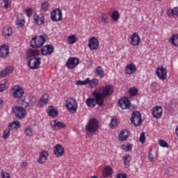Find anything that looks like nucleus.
<instances>
[{"label": "nucleus", "instance_id": "obj_1", "mask_svg": "<svg viewBox=\"0 0 178 178\" xmlns=\"http://www.w3.org/2000/svg\"><path fill=\"white\" fill-rule=\"evenodd\" d=\"M94 94L95 97H99V101L100 104H104V100L106 97L112 95L113 94V87L111 85H106L105 86H102L98 89L94 90Z\"/></svg>", "mask_w": 178, "mask_h": 178}, {"label": "nucleus", "instance_id": "obj_2", "mask_svg": "<svg viewBox=\"0 0 178 178\" xmlns=\"http://www.w3.org/2000/svg\"><path fill=\"white\" fill-rule=\"evenodd\" d=\"M47 38L48 36H47V35L34 36L30 42L31 47H32V48H41V47L45 44Z\"/></svg>", "mask_w": 178, "mask_h": 178}, {"label": "nucleus", "instance_id": "obj_3", "mask_svg": "<svg viewBox=\"0 0 178 178\" xmlns=\"http://www.w3.org/2000/svg\"><path fill=\"white\" fill-rule=\"evenodd\" d=\"M99 129V122L95 118H90L86 125V131L96 133Z\"/></svg>", "mask_w": 178, "mask_h": 178}, {"label": "nucleus", "instance_id": "obj_4", "mask_svg": "<svg viewBox=\"0 0 178 178\" xmlns=\"http://www.w3.org/2000/svg\"><path fill=\"white\" fill-rule=\"evenodd\" d=\"M77 101L73 98H68L65 101V108L70 113H76L78 108Z\"/></svg>", "mask_w": 178, "mask_h": 178}, {"label": "nucleus", "instance_id": "obj_5", "mask_svg": "<svg viewBox=\"0 0 178 178\" xmlns=\"http://www.w3.org/2000/svg\"><path fill=\"white\" fill-rule=\"evenodd\" d=\"M92 95L95 99L88 98L86 101V105L90 108H94L97 104L99 106H102L104 105L103 102H102V103L99 102V97L98 96H95L94 91L92 92Z\"/></svg>", "mask_w": 178, "mask_h": 178}, {"label": "nucleus", "instance_id": "obj_6", "mask_svg": "<svg viewBox=\"0 0 178 178\" xmlns=\"http://www.w3.org/2000/svg\"><path fill=\"white\" fill-rule=\"evenodd\" d=\"M41 65V58L40 57H33L29 60L28 66L32 70H37Z\"/></svg>", "mask_w": 178, "mask_h": 178}, {"label": "nucleus", "instance_id": "obj_7", "mask_svg": "<svg viewBox=\"0 0 178 178\" xmlns=\"http://www.w3.org/2000/svg\"><path fill=\"white\" fill-rule=\"evenodd\" d=\"M11 94L14 98H22L24 95V90L19 86H15L11 88Z\"/></svg>", "mask_w": 178, "mask_h": 178}, {"label": "nucleus", "instance_id": "obj_8", "mask_svg": "<svg viewBox=\"0 0 178 178\" xmlns=\"http://www.w3.org/2000/svg\"><path fill=\"white\" fill-rule=\"evenodd\" d=\"M13 111L16 118H19V119H24L27 115V112L22 106H15Z\"/></svg>", "mask_w": 178, "mask_h": 178}, {"label": "nucleus", "instance_id": "obj_9", "mask_svg": "<svg viewBox=\"0 0 178 178\" xmlns=\"http://www.w3.org/2000/svg\"><path fill=\"white\" fill-rule=\"evenodd\" d=\"M156 75L158 79L165 81L168 77V71L162 66L158 67L156 70Z\"/></svg>", "mask_w": 178, "mask_h": 178}, {"label": "nucleus", "instance_id": "obj_10", "mask_svg": "<svg viewBox=\"0 0 178 178\" xmlns=\"http://www.w3.org/2000/svg\"><path fill=\"white\" fill-rule=\"evenodd\" d=\"M88 47L90 51H97L99 48V41L95 37H92L88 40Z\"/></svg>", "mask_w": 178, "mask_h": 178}, {"label": "nucleus", "instance_id": "obj_11", "mask_svg": "<svg viewBox=\"0 0 178 178\" xmlns=\"http://www.w3.org/2000/svg\"><path fill=\"white\" fill-rule=\"evenodd\" d=\"M131 122L134 126H140L143 122V120H141V113L138 111H134L132 113Z\"/></svg>", "mask_w": 178, "mask_h": 178}, {"label": "nucleus", "instance_id": "obj_12", "mask_svg": "<svg viewBox=\"0 0 178 178\" xmlns=\"http://www.w3.org/2000/svg\"><path fill=\"white\" fill-rule=\"evenodd\" d=\"M129 42V44L132 45V47H138V45H140V43L141 42V39L140 38L138 33H134L130 35Z\"/></svg>", "mask_w": 178, "mask_h": 178}, {"label": "nucleus", "instance_id": "obj_13", "mask_svg": "<svg viewBox=\"0 0 178 178\" xmlns=\"http://www.w3.org/2000/svg\"><path fill=\"white\" fill-rule=\"evenodd\" d=\"M48 156H49V153L46 150H43L39 153L37 162L40 163V165H43V163H45V162L48 161Z\"/></svg>", "mask_w": 178, "mask_h": 178}, {"label": "nucleus", "instance_id": "obj_14", "mask_svg": "<svg viewBox=\"0 0 178 178\" xmlns=\"http://www.w3.org/2000/svg\"><path fill=\"white\" fill-rule=\"evenodd\" d=\"M62 10L59 8L55 9L51 13V17L53 22H60L62 20Z\"/></svg>", "mask_w": 178, "mask_h": 178}, {"label": "nucleus", "instance_id": "obj_15", "mask_svg": "<svg viewBox=\"0 0 178 178\" xmlns=\"http://www.w3.org/2000/svg\"><path fill=\"white\" fill-rule=\"evenodd\" d=\"M79 63H80L79 58L71 57L67 60L66 65L68 69H74V67L79 65Z\"/></svg>", "mask_w": 178, "mask_h": 178}, {"label": "nucleus", "instance_id": "obj_16", "mask_svg": "<svg viewBox=\"0 0 178 178\" xmlns=\"http://www.w3.org/2000/svg\"><path fill=\"white\" fill-rule=\"evenodd\" d=\"M137 72V65H136L134 63H130L127 64L124 72L126 74H134Z\"/></svg>", "mask_w": 178, "mask_h": 178}, {"label": "nucleus", "instance_id": "obj_17", "mask_svg": "<svg viewBox=\"0 0 178 178\" xmlns=\"http://www.w3.org/2000/svg\"><path fill=\"white\" fill-rule=\"evenodd\" d=\"M119 106L122 109H129L130 108L131 104L130 103V100L127 99V97H122L118 101Z\"/></svg>", "mask_w": 178, "mask_h": 178}, {"label": "nucleus", "instance_id": "obj_18", "mask_svg": "<svg viewBox=\"0 0 178 178\" xmlns=\"http://www.w3.org/2000/svg\"><path fill=\"white\" fill-rule=\"evenodd\" d=\"M163 112L162 106H156L152 109V116L155 119H159L162 116Z\"/></svg>", "mask_w": 178, "mask_h": 178}, {"label": "nucleus", "instance_id": "obj_19", "mask_svg": "<svg viewBox=\"0 0 178 178\" xmlns=\"http://www.w3.org/2000/svg\"><path fill=\"white\" fill-rule=\"evenodd\" d=\"M44 14H40V15L35 14L33 15L34 24H38V26H41L44 24Z\"/></svg>", "mask_w": 178, "mask_h": 178}, {"label": "nucleus", "instance_id": "obj_20", "mask_svg": "<svg viewBox=\"0 0 178 178\" xmlns=\"http://www.w3.org/2000/svg\"><path fill=\"white\" fill-rule=\"evenodd\" d=\"M51 126V129L53 130H56L57 129H65L66 127V124H63V122H59L58 120H52L50 122Z\"/></svg>", "mask_w": 178, "mask_h": 178}, {"label": "nucleus", "instance_id": "obj_21", "mask_svg": "<svg viewBox=\"0 0 178 178\" xmlns=\"http://www.w3.org/2000/svg\"><path fill=\"white\" fill-rule=\"evenodd\" d=\"M9 55V46L3 44L0 47V58H6Z\"/></svg>", "mask_w": 178, "mask_h": 178}, {"label": "nucleus", "instance_id": "obj_22", "mask_svg": "<svg viewBox=\"0 0 178 178\" xmlns=\"http://www.w3.org/2000/svg\"><path fill=\"white\" fill-rule=\"evenodd\" d=\"M54 154L56 156H63L65 149H63V147L61 145L57 144L54 148Z\"/></svg>", "mask_w": 178, "mask_h": 178}, {"label": "nucleus", "instance_id": "obj_23", "mask_svg": "<svg viewBox=\"0 0 178 178\" xmlns=\"http://www.w3.org/2000/svg\"><path fill=\"white\" fill-rule=\"evenodd\" d=\"M54 52V47L52 45H45L41 49L42 55H51Z\"/></svg>", "mask_w": 178, "mask_h": 178}, {"label": "nucleus", "instance_id": "obj_24", "mask_svg": "<svg viewBox=\"0 0 178 178\" xmlns=\"http://www.w3.org/2000/svg\"><path fill=\"white\" fill-rule=\"evenodd\" d=\"M130 137V132L127 130H122L118 134L120 141H126Z\"/></svg>", "mask_w": 178, "mask_h": 178}, {"label": "nucleus", "instance_id": "obj_25", "mask_svg": "<svg viewBox=\"0 0 178 178\" xmlns=\"http://www.w3.org/2000/svg\"><path fill=\"white\" fill-rule=\"evenodd\" d=\"M47 113L51 118H56V116H58V110L52 106H49Z\"/></svg>", "mask_w": 178, "mask_h": 178}, {"label": "nucleus", "instance_id": "obj_26", "mask_svg": "<svg viewBox=\"0 0 178 178\" xmlns=\"http://www.w3.org/2000/svg\"><path fill=\"white\" fill-rule=\"evenodd\" d=\"M113 173V169L110 166H106L102 171L103 177H111V175Z\"/></svg>", "mask_w": 178, "mask_h": 178}, {"label": "nucleus", "instance_id": "obj_27", "mask_svg": "<svg viewBox=\"0 0 178 178\" xmlns=\"http://www.w3.org/2000/svg\"><path fill=\"white\" fill-rule=\"evenodd\" d=\"M48 99H49V96L47 94L43 95L39 101V106L47 105L48 104Z\"/></svg>", "mask_w": 178, "mask_h": 178}, {"label": "nucleus", "instance_id": "obj_28", "mask_svg": "<svg viewBox=\"0 0 178 178\" xmlns=\"http://www.w3.org/2000/svg\"><path fill=\"white\" fill-rule=\"evenodd\" d=\"M13 33V31L10 27L6 26L3 29V37H5V38H9V37H10V35H12Z\"/></svg>", "mask_w": 178, "mask_h": 178}, {"label": "nucleus", "instance_id": "obj_29", "mask_svg": "<svg viewBox=\"0 0 178 178\" xmlns=\"http://www.w3.org/2000/svg\"><path fill=\"white\" fill-rule=\"evenodd\" d=\"M168 42L174 47H178V35H172L169 38Z\"/></svg>", "mask_w": 178, "mask_h": 178}, {"label": "nucleus", "instance_id": "obj_30", "mask_svg": "<svg viewBox=\"0 0 178 178\" xmlns=\"http://www.w3.org/2000/svg\"><path fill=\"white\" fill-rule=\"evenodd\" d=\"M19 127H20V122L19 121H14L13 122H10L8 126V128L10 130H15L16 129H19Z\"/></svg>", "mask_w": 178, "mask_h": 178}, {"label": "nucleus", "instance_id": "obj_31", "mask_svg": "<svg viewBox=\"0 0 178 178\" xmlns=\"http://www.w3.org/2000/svg\"><path fill=\"white\" fill-rule=\"evenodd\" d=\"M67 42L70 45H73V44H76V42H77V36H76V35H71L68 36Z\"/></svg>", "mask_w": 178, "mask_h": 178}, {"label": "nucleus", "instance_id": "obj_32", "mask_svg": "<svg viewBox=\"0 0 178 178\" xmlns=\"http://www.w3.org/2000/svg\"><path fill=\"white\" fill-rule=\"evenodd\" d=\"M121 148L125 152H131V149H133V145L131 143H127L126 145H122Z\"/></svg>", "mask_w": 178, "mask_h": 178}, {"label": "nucleus", "instance_id": "obj_33", "mask_svg": "<svg viewBox=\"0 0 178 178\" xmlns=\"http://www.w3.org/2000/svg\"><path fill=\"white\" fill-rule=\"evenodd\" d=\"M95 74L97 76H99L100 79H102V77H104V76H105V72H104V70H102V67H101V66L96 67Z\"/></svg>", "mask_w": 178, "mask_h": 178}, {"label": "nucleus", "instance_id": "obj_34", "mask_svg": "<svg viewBox=\"0 0 178 178\" xmlns=\"http://www.w3.org/2000/svg\"><path fill=\"white\" fill-rule=\"evenodd\" d=\"M111 17L113 22H118L120 17V14L118 10H115L112 13Z\"/></svg>", "mask_w": 178, "mask_h": 178}, {"label": "nucleus", "instance_id": "obj_35", "mask_svg": "<svg viewBox=\"0 0 178 178\" xmlns=\"http://www.w3.org/2000/svg\"><path fill=\"white\" fill-rule=\"evenodd\" d=\"M88 84H89V86L92 88L94 87H96V86H98V84H99V81L97 79H92L90 80L89 78V81Z\"/></svg>", "mask_w": 178, "mask_h": 178}, {"label": "nucleus", "instance_id": "obj_36", "mask_svg": "<svg viewBox=\"0 0 178 178\" xmlns=\"http://www.w3.org/2000/svg\"><path fill=\"white\" fill-rule=\"evenodd\" d=\"M168 15L169 16H178V7H175L172 9L168 10Z\"/></svg>", "mask_w": 178, "mask_h": 178}, {"label": "nucleus", "instance_id": "obj_37", "mask_svg": "<svg viewBox=\"0 0 178 178\" xmlns=\"http://www.w3.org/2000/svg\"><path fill=\"white\" fill-rule=\"evenodd\" d=\"M129 92L131 97H136L138 94V89L136 87H132L129 89Z\"/></svg>", "mask_w": 178, "mask_h": 178}, {"label": "nucleus", "instance_id": "obj_38", "mask_svg": "<svg viewBox=\"0 0 178 178\" xmlns=\"http://www.w3.org/2000/svg\"><path fill=\"white\" fill-rule=\"evenodd\" d=\"M2 4L5 9H10V5H12V0H3Z\"/></svg>", "mask_w": 178, "mask_h": 178}, {"label": "nucleus", "instance_id": "obj_39", "mask_svg": "<svg viewBox=\"0 0 178 178\" xmlns=\"http://www.w3.org/2000/svg\"><path fill=\"white\" fill-rule=\"evenodd\" d=\"M35 55H37V51L36 50L29 49L26 51V56L28 58H31V56H35Z\"/></svg>", "mask_w": 178, "mask_h": 178}, {"label": "nucleus", "instance_id": "obj_40", "mask_svg": "<svg viewBox=\"0 0 178 178\" xmlns=\"http://www.w3.org/2000/svg\"><path fill=\"white\" fill-rule=\"evenodd\" d=\"M10 134V129L7 128L3 132V138L4 140H6L7 138H9V135Z\"/></svg>", "mask_w": 178, "mask_h": 178}, {"label": "nucleus", "instance_id": "obj_41", "mask_svg": "<svg viewBox=\"0 0 178 178\" xmlns=\"http://www.w3.org/2000/svg\"><path fill=\"white\" fill-rule=\"evenodd\" d=\"M99 20L102 23H106V20H108V15H106V14H102L99 16Z\"/></svg>", "mask_w": 178, "mask_h": 178}, {"label": "nucleus", "instance_id": "obj_42", "mask_svg": "<svg viewBox=\"0 0 178 178\" xmlns=\"http://www.w3.org/2000/svg\"><path fill=\"white\" fill-rule=\"evenodd\" d=\"M24 23H26L24 19H17L16 21V25L17 27H23V26H24Z\"/></svg>", "mask_w": 178, "mask_h": 178}, {"label": "nucleus", "instance_id": "obj_43", "mask_svg": "<svg viewBox=\"0 0 178 178\" xmlns=\"http://www.w3.org/2000/svg\"><path fill=\"white\" fill-rule=\"evenodd\" d=\"M159 144L160 147H163V148H169V145H168V142L165 141V140H160Z\"/></svg>", "mask_w": 178, "mask_h": 178}, {"label": "nucleus", "instance_id": "obj_44", "mask_svg": "<svg viewBox=\"0 0 178 178\" xmlns=\"http://www.w3.org/2000/svg\"><path fill=\"white\" fill-rule=\"evenodd\" d=\"M124 165H129L131 161V156L130 155H125L123 158Z\"/></svg>", "mask_w": 178, "mask_h": 178}, {"label": "nucleus", "instance_id": "obj_45", "mask_svg": "<svg viewBox=\"0 0 178 178\" xmlns=\"http://www.w3.org/2000/svg\"><path fill=\"white\" fill-rule=\"evenodd\" d=\"M41 9H42V10H48L49 9V3H48V1L42 3Z\"/></svg>", "mask_w": 178, "mask_h": 178}, {"label": "nucleus", "instance_id": "obj_46", "mask_svg": "<svg viewBox=\"0 0 178 178\" xmlns=\"http://www.w3.org/2000/svg\"><path fill=\"white\" fill-rule=\"evenodd\" d=\"M25 134L27 137H31L33 136V129L30 127H26L25 129Z\"/></svg>", "mask_w": 178, "mask_h": 178}, {"label": "nucleus", "instance_id": "obj_47", "mask_svg": "<svg viewBox=\"0 0 178 178\" xmlns=\"http://www.w3.org/2000/svg\"><path fill=\"white\" fill-rule=\"evenodd\" d=\"M148 160L149 161V162H155V156L152 154V149H150L149 152Z\"/></svg>", "mask_w": 178, "mask_h": 178}, {"label": "nucleus", "instance_id": "obj_48", "mask_svg": "<svg viewBox=\"0 0 178 178\" xmlns=\"http://www.w3.org/2000/svg\"><path fill=\"white\" fill-rule=\"evenodd\" d=\"M119 124L118 120L116 119H111V122L109 124V127H116Z\"/></svg>", "mask_w": 178, "mask_h": 178}, {"label": "nucleus", "instance_id": "obj_49", "mask_svg": "<svg viewBox=\"0 0 178 178\" xmlns=\"http://www.w3.org/2000/svg\"><path fill=\"white\" fill-rule=\"evenodd\" d=\"M88 81H89V78H87L84 81H76V83L77 84V86H86V84H88Z\"/></svg>", "mask_w": 178, "mask_h": 178}, {"label": "nucleus", "instance_id": "obj_50", "mask_svg": "<svg viewBox=\"0 0 178 178\" xmlns=\"http://www.w3.org/2000/svg\"><path fill=\"white\" fill-rule=\"evenodd\" d=\"M139 141L140 143H142V144H144V143H145V134L144 132H143L139 138Z\"/></svg>", "mask_w": 178, "mask_h": 178}, {"label": "nucleus", "instance_id": "obj_51", "mask_svg": "<svg viewBox=\"0 0 178 178\" xmlns=\"http://www.w3.org/2000/svg\"><path fill=\"white\" fill-rule=\"evenodd\" d=\"M7 89L8 86H6V83L0 84V92H3V91Z\"/></svg>", "mask_w": 178, "mask_h": 178}, {"label": "nucleus", "instance_id": "obj_52", "mask_svg": "<svg viewBox=\"0 0 178 178\" xmlns=\"http://www.w3.org/2000/svg\"><path fill=\"white\" fill-rule=\"evenodd\" d=\"M1 178H10V174H9V172H6L2 170Z\"/></svg>", "mask_w": 178, "mask_h": 178}, {"label": "nucleus", "instance_id": "obj_53", "mask_svg": "<svg viewBox=\"0 0 178 178\" xmlns=\"http://www.w3.org/2000/svg\"><path fill=\"white\" fill-rule=\"evenodd\" d=\"M6 76H9L8 72L4 70L1 72H0V78L3 79L4 77H6Z\"/></svg>", "mask_w": 178, "mask_h": 178}, {"label": "nucleus", "instance_id": "obj_54", "mask_svg": "<svg viewBox=\"0 0 178 178\" xmlns=\"http://www.w3.org/2000/svg\"><path fill=\"white\" fill-rule=\"evenodd\" d=\"M7 74H10L13 72V67L9 66L4 70Z\"/></svg>", "mask_w": 178, "mask_h": 178}, {"label": "nucleus", "instance_id": "obj_55", "mask_svg": "<svg viewBox=\"0 0 178 178\" xmlns=\"http://www.w3.org/2000/svg\"><path fill=\"white\" fill-rule=\"evenodd\" d=\"M116 178H127V175L124 173H119L117 175Z\"/></svg>", "mask_w": 178, "mask_h": 178}, {"label": "nucleus", "instance_id": "obj_56", "mask_svg": "<svg viewBox=\"0 0 178 178\" xmlns=\"http://www.w3.org/2000/svg\"><path fill=\"white\" fill-rule=\"evenodd\" d=\"M26 15L28 16V17H31V14L33 13V10L31 8H29L26 10Z\"/></svg>", "mask_w": 178, "mask_h": 178}, {"label": "nucleus", "instance_id": "obj_57", "mask_svg": "<svg viewBox=\"0 0 178 178\" xmlns=\"http://www.w3.org/2000/svg\"><path fill=\"white\" fill-rule=\"evenodd\" d=\"M22 105L24 108H29V106H30V103H27V102L23 101Z\"/></svg>", "mask_w": 178, "mask_h": 178}, {"label": "nucleus", "instance_id": "obj_58", "mask_svg": "<svg viewBox=\"0 0 178 178\" xmlns=\"http://www.w3.org/2000/svg\"><path fill=\"white\" fill-rule=\"evenodd\" d=\"M3 104V100L0 99V108L2 106Z\"/></svg>", "mask_w": 178, "mask_h": 178}, {"label": "nucleus", "instance_id": "obj_59", "mask_svg": "<svg viewBox=\"0 0 178 178\" xmlns=\"http://www.w3.org/2000/svg\"><path fill=\"white\" fill-rule=\"evenodd\" d=\"M90 178H98V177H97V176H92V177H91Z\"/></svg>", "mask_w": 178, "mask_h": 178}, {"label": "nucleus", "instance_id": "obj_60", "mask_svg": "<svg viewBox=\"0 0 178 178\" xmlns=\"http://www.w3.org/2000/svg\"><path fill=\"white\" fill-rule=\"evenodd\" d=\"M25 165H26V163H24L22 164V166H25Z\"/></svg>", "mask_w": 178, "mask_h": 178}, {"label": "nucleus", "instance_id": "obj_61", "mask_svg": "<svg viewBox=\"0 0 178 178\" xmlns=\"http://www.w3.org/2000/svg\"><path fill=\"white\" fill-rule=\"evenodd\" d=\"M136 1H141V0H136Z\"/></svg>", "mask_w": 178, "mask_h": 178}, {"label": "nucleus", "instance_id": "obj_62", "mask_svg": "<svg viewBox=\"0 0 178 178\" xmlns=\"http://www.w3.org/2000/svg\"><path fill=\"white\" fill-rule=\"evenodd\" d=\"M156 1H161V0H156Z\"/></svg>", "mask_w": 178, "mask_h": 178}]
</instances>
